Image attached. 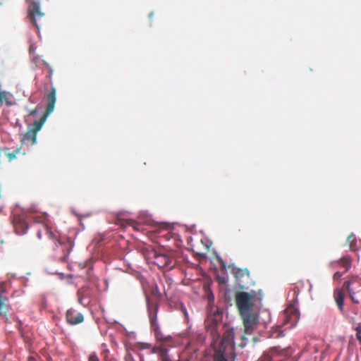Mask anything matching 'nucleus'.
Returning a JSON list of instances; mask_svg holds the SVG:
<instances>
[{"label": "nucleus", "instance_id": "nucleus-1", "mask_svg": "<svg viewBox=\"0 0 361 361\" xmlns=\"http://www.w3.org/2000/svg\"><path fill=\"white\" fill-rule=\"evenodd\" d=\"M44 234L50 241V247L56 252L55 257L61 262L66 261L74 246V241L69 237H58L47 226H42L37 231V237L41 239Z\"/></svg>", "mask_w": 361, "mask_h": 361}, {"label": "nucleus", "instance_id": "nucleus-2", "mask_svg": "<svg viewBox=\"0 0 361 361\" xmlns=\"http://www.w3.org/2000/svg\"><path fill=\"white\" fill-rule=\"evenodd\" d=\"M262 296V292L261 290L258 293L255 290L236 292L235 293V301L240 314L253 312L255 300L260 298Z\"/></svg>", "mask_w": 361, "mask_h": 361}, {"label": "nucleus", "instance_id": "nucleus-3", "mask_svg": "<svg viewBox=\"0 0 361 361\" xmlns=\"http://www.w3.org/2000/svg\"><path fill=\"white\" fill-rule=\"evenodd\" d=\"M46 99L47 104L45 111L39 120L35 121L33 123V128L31 129L32 131H35V133H37L41 129L42 125L47 119V117L54 110L56 100L55 87L51 88L49 92L46 95Z\"/></svg>", "mask_w": 361, "mask_h": 361}, {"label": "nucleus", "instance_id": "nucleus-4", "mask_svg": "<svg viewBox=\"0 0 361 361\" xmlns=\"http://www.w3.org/2000/svg\"><path fill=\"white\" fill-rule=\"evenodd\" d=\"M28 6V18L30 21L39 28L44 22V14L40 11L38 0H27Z\"/></svg>", "mask_w": 361, "mask_h": 361}, {"label": "nucleus", "instance_id": "nucleus-5", "mask_svg": "<svg viewBox=\"0 0 361 361\" xmlns=\"http://www.w3.org/2000/svg\"><path fill=\"white\" fill-rule=\"evenodd\" d=\"M148 258L160 268L172 267V259L166 254L152 249L148 253Z\"/></svg>", "mask_w": 361, "mask_h": 361}, {"label": "nucleus", "instance_id": "nucleus-6", "mask_svg": "<svg viewBox=\"0 0 361 361\" xmlns=\"http://www.w3.org/2000/svg\"><path fill=\"white\" fill-rule=\"evenodd\" d=\"M245 327V334L250 335L259 324L258 314L255 312L240 314Z\"/></svg>", "mask_w": 361, "mask_h": 361}, {"label": "nucleus", "instance_id": "nucleus-7", "mask_svg": "<svg viewBox=\"0 0 361 361\" xmlns=\"http://www.w3.org/2000/svg\"><path fill=\"white\" fill-rule=\"evenodd\" d=\"M288 355L287 350L274 347L264 353L261 361H284V356Z\"/></svg>", "mask_w": 361, "mask_h": 361}, {"label": "nucleus", "instance_id": "nucleus-8", "mask_svg": "<svg viewBox=\"0 0 361 361\" xmlns=\"http://www.w3.org/2000/svg\"><path fill=\"white\" fill-rule=\"evenodd\" d=\"M93 297V290L87 286L82 287L78 290V301L84 307L90 304Z\"/></svg>", "mask_w": 361, "mask_h": 361}, {"label": "nucleus", "instance_id": "nucleus-9", "mask_svg": "<svg viewBox=\"0 0 361 361\" xmlns=\"http://www.w3.org/2000/svg\"><path fill=\"white\" fill-rule=\"evenodd\" d=\"M66 321L69 325H78L84 322V316L75 309L71 308L66 312Z\"/></svg>", "mask_w": 361, "mask_h": 361}, {"label": "nucleus", "instance_id": "nucleus-10", "mask_svg": "<svg viewBox=\"0 0 361 361\" xmlns=\"http://www.w3.org/2000/svg\"><path fill=\"white\" fill-rule=\"evenodd\" d=\"M6 287L4 283H0V315L6 317L10 310L8 304V298L3 295L6 293Z\"/></svg>", "mask_w": 361, "mask_h": 361}, {"label": "nucleus", "instance_id": "nucleus-11", "mask_svg": "<svg viewBox=\"0 0 361 361\" xmlns=\"http://www.w3.org/2000/svg\"><path fill=\"white\" fill-rule=\"evenodd\" d=\"M357 282V279H353L351 280L345 281L343 283V287L346 289L349 294V296L354 303L360 302V297L357 294L360 293V290H355L352 288L351 286Z\"/></svg>", "mask_w": 361, "mask_h": 361}, {"label": "nucleus", "instance_id": "nucleus-12", "mask_svg": "<svg viewBox=\"0 0 361 361\" xmlns=\"http://www.w3.org/2000/svg\"><path fill=\"white\" fill-rule=\"evenodd\" d=\"M213 361H235V355L233 353H227L221 348H214Z\"/></svg>", "mask_w": 361, "mask_h": 361}, {"label": "nucleus", "instance_id": "nucleus-13", "mask_svg": "<svg viewBox=\"0 0 361 361\" xmlns=\"http://www.w3.org/2000/svg\"><path fill=\"white\" fill-rule=\"evenodd\" d=\"M234 339V331L232 329H226L222 336V338L221 341V343L219 344V346L218 348L215 347L216 348H221L222 350H224L226 351V348L228 345H232L233 343Z\"/></svg>", "mask_w": 361, "mask_h": 361}, {"label": "nucleus", "instance_id": "nucleus-14", "mask_svg": "<svg viewBox=\"0 0 361 361\" xmlns=\"http://www.w3.org/2000/svg\"><path fill=\"white\" fill-rule=\"evenodd\" d=\"M233 275L239 282L248 283L247 281L250 279V271L247 268H236L233 270Z\"/></svg>", "mask_w": 361, "mask_h": 361}, {"label": "nucleus", "instance_id": "nucleus-15", "mask_svg": "<svg viewBox=\"0 0 361 361\" xmlns=\"http://www.w3.org/2000/svg\"><path fill=\"white\" fill-rule=\"evenodd\" d=\"M284 313L287 317L286 322H290L291 324H293L299 319V312L292 305L287 307Z\"/></svg>", "mask_w": 361, "mask_h": 361}, {"label": "nucleus", "instance_id": "nucleus-16", "mask_svg": "<svg viewBox=\"0 0 361 361\" xmlns=\"http://www.w3.org/2000/svg\"><path fill=\"white\" fill-rule=\"evenodd\" d=\"M334 298L338 308L342 312L344 306V293L343 290L336 289L334 292Z\"/></svg>", "mask_w": 361, "mask_h": 361}, {"label": "nucleus", "instance_id": "nucleus-17", "mask_svg": "<svg viewBox=\"0 0 361 361\" xmlns=\"http://www.w3.org/2000/svg\"><path fill=\"white\" fill-rule=\"evenodd\" d=\"M36 140L37 133H35V131L30 130L24 134L21 140V142L23 144H25L27 142H30L32 145H35L36 143Z\"/></svg>", "mask_w": 361, "mask_h": 361}, {"label": "nucleus", "instance_id": "nucleus-18", "mask_svg": "<svg viewBox=\"0 0 361 361\" xmlns=\"http://www.w3.org/2000/svg\"><path fill=\"white\" fill-rule=\"evenodd\" d=\"M338 267L345 269L344 272L348 271V269L351 267V259L348 256H345L341 258L340 259L338 260Z\"/></svg>", "mask_w": 361, "mask_h": 361}, {"label": "nucleus", "instance_id": "nucleus-19", "mask_svg": "<svg viewBox=\"0 0 361 361\" xmlns=\"http://www.w3.org/2000/svg\"><path fill=\"white\" fill-rule=\"evenodd\" d=\"M126 361H145L143 356L137 353V352H133L128 353L125 357Z\"/></svg>", "mask_w": 361, "mask_h": 361}, {"label": "nucleus", "instance_id": "nucleus-20", "mask_svg": "<svg viewBox=\"0 0 361 361\" xmlns=\"http://www.w3.org/2000/svg\"><path fill=\"white\" fill-rule=\"evenodd\" d=\"M347 241L349 244L350 250L355 251L357 250V240L353 233H351L350 235H348Z\"/></svg>", "mask_w": 361, "mask_h": 361}, {"label": "nucleus", "instance_id": "nucleus-21", "mask_svg": "<svg viewBox=\"0 0 361 361\" xmlns=\"http://www.w3.org/2000/svg\"><path fill=\"white\" fill-rule=\"evenodd\" d=\"M7 148H4L3 151L6 153V156L7 157L9 161H11L12 160L16 159L17 154H18L20 152V148H17L15 149L13 152H6Z\"/></svg>", "mask_w": 361, "mask_h": 361}, {"label": "nucleus", "instance_id": "nucleus-22", "mask_svg": "<svg viewBox=\"0 0 361 361\" xmlns=\"http://www.w3.org/2000/svg\"><path fill=\"white\" fill-rule=\"evenodd\" d=\"M356 331V338L360 343H361V323L358 324L355 328Z\"/></svg>", "mask_w": 361, "mask_h": 361}, {"label": "nucleus", "instance_id": "nucleus-23", "mask_svg": "<svg viewBox=\"0 0 361 361\" xmlns=\"http://www.w3.org/2000/svg\"><path fill=\"white\" fill-rule=\"evenodd\" d=\"M88 361H99V360L95 353H92L89 356Z\"/></svg>", "mask_w": 361, "mask_h": 361}, {"label": "nucleus", "instance_id": "nucleus-24", "mask_svg": "<svg viewBox=\"0 0 361 361\" xmlns=\"http://www.w3.org/2000/svg\"><path fill=\"white\" fill-rule=\"evenodd\" d=\"M338 260L336 261H332L329 264V267L331 269H336L338 267Z\"/></svg>", "mask_w": 361, "mask_h": 361}, {"label": "nucleus", "instance_id": "nucleus-25", "mask_svg": "<svg viewBox=\"0 0 361 361\" xmlns=\"http://www.w3.org/2000/svg\"><path fill=\"white\" fill-rule=\"evenodd\" d=\"M343 275V273L340 272V271H336L334 276H333V279L334 280H339L341 279V277Z\"/></svg>", "mask_w": 361, "mask_h": 361}, {"label": "nucleus", "instance_id": "nucleus-26", "mask_svg": "<svg viewBox=\"0 0 361 361\" xmlns=\"http://www.w3.org/2000/svg\"><path fill=\"white\" fill-rule=\"evenodd\" d=\"M130 226H133L134 229H135V230H137V227H136V224H135V222H133V221H132V222L130 223Z\"/></svg>", "mask_w": 361, "mask_h": 361}, {"label": "nucleus", "instance_id": "nucleus-27", "mask_svg": "<svg viewBox=\"0 0 361 361\" xmlns=\"http://www.w3.org/2000/svg\"><path fill=\"white\" fill-rule=\"evenodd\" d=\"M36 110H34L32 111L31 113H30V115H35L36 114Z\"/></svg>", "mask_w": 361, "mask_h": 361}]
</instances>
